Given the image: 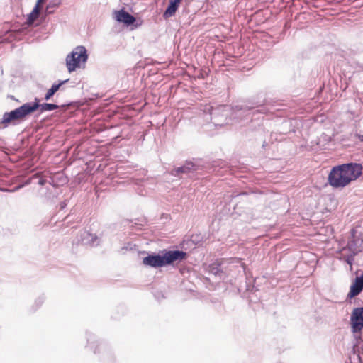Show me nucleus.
<instances>
[{
  "instance_id": "obj_1",
  "label": "nucleus",
  "mask_w": 363,
  "mask_h": 363,
  "mask_svg": "<svg viewBox=\"0 0 363 363\" xmlns=\"http://www.w3.org/2000/svg\"><path fill=\"white\" fill-rule=\"evenodd\" d=\"M362 174V167L357 163L334 166L328 176V183L333 189H343L356 181Z\"/></svg>"
},
{
  "instance_id": "obj_2",
  "label": "nucleus",
  "mask_w": 363,
  "mask_h": 363,
  "mask_svg": "<svg viewBox=\"0 0 363 363\" xmlns=\"http://www.w3.org/2000/svg\"><path fill=\"white\" fill-rule=\"evenodd\" d=\"M186 253L179 250H169L163 255H148L143 258V264L145 266L157 268L170 264L176 261L186 258Z\"/></svg>"
},
{
  "instance_id": "obj_3",
  "label": "nucleus",
  "mask_w": 363,
  "mask_h": 363,
  "mask_svg": "<svg viewBox=\"0 0 363 363\" xmlns=\"http://www.w3.org/2000/svg\"><path fill=\"white\" fill-rule=\"evenodd\" d=\"M38 107L39 101L35 99V102L33 104L26 103L13 111L5 113L3 116L2 123L9 124L15 121H22L27 116L35 111Z\"/></svg>"
},
{
  "instance_id": "obj_4",
  "label": "nucleus",
  "mask_w": 363,
  "mask_h": 363,
  "mask_svg": "<svg viewBox=\"0 0 363 363\" xmlns=\"http://www.w3.org/2000/svg\"><path fill=\"white\" fill-rule=\"evenodd\" d=\"M88 59L86 48L84 46L76 47L66 57V66L69 72H72L84 65Z\"/></svg>"
},
{
  "instance_id": "obj_5",
  "label": "nucleus",
  "mask_w": 363,
  "mask_h": 363,
  "mask_svg": "<svg viewBox=\"0 0 363 363\" xmlns=\"http://www.w3.org/2000/svg\"><path fill=\"white\" fill-rule=\"evenodd\" d=\"M351 329L353 333H360L363 329V308L353 310L350 318Z\"/></svg>"
},
{
  "instance_id": "obj_6",
  "label": "nucleus",
  "mask_w": 363,
  "mask_h": 363,
  "mask_svg": "<svg viewBox=\"0 0 363 363\" xmlns=\"http://www.w3.org/2000/svg\"><path fill=\"white\" fill-rule=\"evenodd\" d=\"M113 17L117 21L123 23L127 26H130L135 21V18L123 9L115 11L113 12Z\"/></svg>"
},
{
  "instance_id": "obj_7",
  "label": "nucleus",
  "mask_w": 363,
  "mask_h": 363,
  "mask_svg": "<svg viewBox=\"0 0 363 363\" xmlns=\"http://www.w3.org/2000/svg\"><path fill=\"white\" fill-rule=\"evenodd\" d=\"M363 289V274L360 277H357L354 281L350 286L347 297L353 298L357 296Z\"/></svg>"
},
{
  "instance_id": "obj_8",
  "label": "nucleus",
  "mask_w": 363,
  "mask_h": 363,
  "mask_svg": "<svg viewBox=\"0 0 363 363\" xmlns=\"http://www.w3.org/2000/svg\"><path fill=\"white\" fill-rule=\"evenodd\" d=\"M182 0H169V4L164 13V18L174 16Z\"/></svg>"
},
{
  "instance_id": "obj_9",
  "label": "nucleus",
  "mask_w": 363,
  "mask_h": 363,
  "mask_svg": "<svg viewBox=\"0 0 363 363\" xmlns=\"http://www.w3.org/2000/svg\"><path fill=\"white\" fill-rule=\"evenodd\" d=\"M194 167V164L192 163H187L183 167H177L174 169L172 171V174L174 176H177L181 173H187L190 172Z\"/></svg>"
},
{
  "instance_id": "obj_10",
  "label": "nucleus",
  "mask_w": 363,
  "mask_h": 363,
  "mask_svg": "<svg viewBox=\"0 0 363 363\" xmlns=\"http://www.w3.org/2000/svg\"><path fill=\"white\" fill-rule=\"evenodd\" d=\"M41 9V6L35 4L33 10L28 16V23L29 24L33 23V22L38 18Z\"/></svg>"
},
{
  "instance_id": "obj_11",
  "label": "nucleus",
  "mask_w": 363,
  "mask_h": 363,
  "mask_svg": "<svg viewBox=\"0 0 363 363\" xmlns=\"http://www.w3.org/2000/svg\"><path fill=\"white\" fill-rule=\"evenodd\" d=\"M350 247L352 249V250L358 252L361 250V248L363 247V240H359V238L355 239L351 241L349 243Z\"/></svg>"
},
{
  "instance_id": "obj_12",
  "label": "nucleus",
  "mask_w": 363,
  "mask_h": 363,
  "mask_svg": "<svg viewBox=\"0 0 363 363\" xmlns=\"http://www.w3.org/2000/svg\"><path fill=\"white\" fill-rule=\"evenodd\" d=\"M40 108V111L41 112H44V111H52V110H55V109H57L59 108V106L56 105V104H39V107Z\"/></svg>"
},
{
  "instance_id": "obj_13",
  "label": "nucleus",
  "mask_w": 363,
  "mask_h": 363,
  "mask_svg": "<svg viewBox=\"0 0 363 363\" xmlns=\"http://www.w3.org/2000/svg\"><path fill=\"white\" fill-rule=\"evenodd\" d=\"M57 6L56 4H52L51 3L49 4L47 6H46V9H45V13L47 14H50V13H52L53 12V10L52 9H54Z\"/></svg>"
},
{
  "instance_id": "obj_14",
  "label": "nucleus",
  "mask_w": 363,
  "mask_h": 363,
  "mask_svg": "<svg viewBox=\"0 0 363 363\" xmlns=\"http://www.w3.org/2000/svg\"><path fill=\"white\" fill-rule=\"evenodd\" d=\"M55 94V92L52 88L49 89L45 96V99L49 100Z\"/></svg>"
},
{
  "instance_id": "obj_15",
  "label": "nucleus",
  "mask_w": 363,
  "mask_h": 363,
  "mask_svg": "<svg viewBox=\"0 0 363 363\" xmlns=\"http://www.w3.org/2000/svg\"><path fill=\"white\" fill-rule=\"evenodd\" d=\"M67 81V80L62 81V82H60V83H59V84H53V85L52 86V87H51V88H52V89L54 90V91L56 93V92L60 89V86H61L63 84H65Z\"/></svg>"
},
{
  "instance_id": "obj_16",
  "label": "nucleus",
  "mask_w": 363,
  "mask_h": 363,
  "mask_svg": "<svg viewBox=\"0 0 363 363\" xmlns=\"http://www.w3.org/2000/svg\"><path fill=\"white\" fill-rule=\"evenodd\" d=\"M81 235L83 237L82 242H83L84 238H86L87 236H92V235L91 233H89V232L85 231V230L82 233Z\"/></svg>"
},
{
  "instance_id": "obj_17",
  "label": "nucleus",
  "mask_w": 363,
  "mask_h": 363,
  "mask_svg": "<svg viewBox=\"0 0 363 363\" xmlns=\"http://www.w3.org/2000/svg\"><path fill=\"white\" fill-rule=\"evenodd\" d=\"M43 1H44V0H38L36 5H38L39 6L42 7V4H43Z\"/></svg>"
},
{
  "instance_id": "obj_18",
  "label": "nucleus",
  "mask_w": 363,
  "mask_h": 363,
  "mask_svg": "<svg viewBox=\"0 0 363 363\" xmlns=\"http://www.w3.org/2000/svg\"><path fill=\"white\" fill-rule=\"evenodd\" d=\"M359 139L360 141L363 142V135H359Z\"/></svg>"
},
{
  "instance_id": "obj_19",
  "label": "nucleus",
  "mask_w": 363,
  "mask_h": 363,
  "mask_svg": "<svg viewBox=\"0 0 363 363\" xmlns=\"http://www.w3.org/2000/svg\"><path fill=\"white\" fill-rule=\"evenodd\" d=\"M348 264L350 265V269H352V262L350 261H347Z\"/></svg>"
}]
</instances>
